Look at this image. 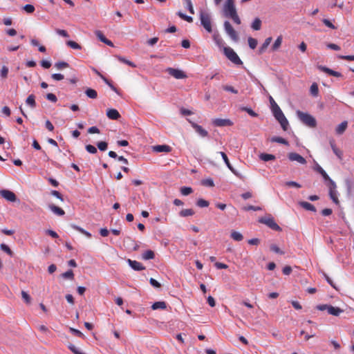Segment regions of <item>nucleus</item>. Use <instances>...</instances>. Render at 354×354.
<instances>
[{
	"label": "nucleus",
	"mask_w": 354,
	"mask_h": 354,
	"mask_svg": "<svg viewBox=\"0 0 354 354\" xmlns=\"http://www.w3.org/2000/svg\"><path fill=\"white\" fill-rule=\"evenodd\" d=\"M193 190L192 187H183L180 189V193L184 196H187L192 193Z\"/></svg>",
	"instance_id": "49"
},
{
	"label": "nucleus",
	"mask_w": 354,
	"mask_h": 354,
	"mask_svg": "<svg viewBox=\"0 0 354 354\" xmlns=\"http://www.w3.org/2000/svg\"><path fill=\"white\" fill-rule=\"evenodd\" d=\"M224 29L227 35L231 38L232 40L236 42L239 41V35L236 31L234 29L228 21L224 22Z\"/></svg>",
	"instance_id": "6"
},
{
	"label": "nucleus",
	"mask_w": 354,
	"mask_h": 354,
	"mask_svg": "<svg viewBox=\"0 0 354 354\" xmlns=\"http://www.w3.org/2000/svg\"><path fill=\"white\" fill-rule=\"evenodd\" d=\"M66 44L70 46L71 48H73V49H76V50H80L81 49V46L80 44H78L77 42L74 41H68L66 42Z\"/></svg>",
	"instance_id": "50"
},
{
	"label": "nucleus",
	"mask_w": 354,
	"mask_h": 354,
	"mask_svg": "<svg viewBox=\"0 0 354 354\" xmlns=\"http://www.w3.org/2000/svg\"><path fill=\"white\" fill-rule=\"evenodd\" d=\"M196 205L200 207H206L209 206V203L207 201L200 198L197 201Z\"/></svg>",
	"instance_id": "48"
},
{
	"label": "nucleus",
	"mask_w": 354,
	"mask_h": 354,
	"mask_svg": "<svg viewBox=\"0 0 354 354\" xmlns=\"http://www.w3.org/2000/svg\"><path fill=\"white\" fill-rule=\"evenodd\" d=\"M330 146H331V148H332V149H333V151L334 153H335V155H336V156H337L339 159H342V155H343L342 151L340 149H337V148L336 147V145H335V144L334 141H330Z\"/></svg>",
	"instance_id": "28"
},
{
	"label": "nucleus",
	"mask_w": 354,
	"mask_h": 354,
	"mask_svg": "<svg viewBox=\"0 0 354 354\" xmlns=\"http://www.w3.org/2000/svg\"><path fill=\"white\" fill-rule=\"evenodd\" d=\"M338 57L344 60L354 61V55H339Z\"/></svg>",
	"instance_id": "64"
},
{
	"label": "nucleus",
	"mask_w": 354,
	"mask_h": 354,
	"mask_svg": "<svg viewBox=\"0 0 354 354\" xmlns=\"http://www.w3.org/2000/svg\"><path fill=\"white\" fill-rule=\"evenodd\" d=\"M97 146L100 151H106L108 147V144L106 142L102 141L97 142Z\"/></svg>",
	"instance_id": "51"
},
{
	"label": "nucleus",
	"mask_w": 354,
	"mask_h": 354,
	"mask_svg": "<svg viewBox=\"0 0 354 354\" xmlns=\"http://www.w3.org/2000/svg\"><path fill=\"white\" fill-rule=\"evenodd\" d=\"M166 71L172 77L176 79H184L187 77L186 74L181 70L174 68H167Z\"/></svg>",
	"instance_id": "7"
},
{
	"label": "nucleus",
	"mask_w": 354,
	"mask_h": 354,
	"mask_svg": "<svg viewBox=\"0 0 354 354\" xmlns=\"http://www.w3.org/2000/svg\"><path fill=\"white\" fill-rule=\"evenodd\" d=\"M288 157L290 161H297L301 165H305L306 163V159L297 153H289Z\"/></svg>",
	"instance_id": "10"
},
{
	"label": "nucleus",
	"mask_w": 354,
	"mask_h": 354,
	"mask_svg": "<svg viewBox=\"0 0 354 354\" xmlns=\"http://www.w3.org/2000/svg\"><path fill=\"white\" fill-rule=\"evenodd\" d=\"M153 151L155 152L160 153V152H166L169 153L171 151V147L169 145H156L152 147Z\"/></svg>",
	"instance_id": "15"
},
{
	"label": "nucleus",
	"mask_w": 354,
	"mask_h": 354,
	"mask_svg": "<svg viewBox=\"0 0 354 354\" xmlns=\"http://www.w3.org/2000/svg\"><path fill=\"white\" fill-rule=\"evenodd\" d=\"M21 296L26 303L30 304L31 298L30 295L25 291H21Z\"/></svg>",
	"instance_id": "55"
},
{
	"label": "nucleus",
	"mask_w": 354,
	"mask_h": 354,
	"mask_svg": "<svg viewBox=\"0 0 354 354\" xmlns=\"http://www.w3.org/2000/svg\"><path fill=\"white\" fill-rule=\"evenodd\" d=\"M55 66L57 68V69L62 70L68 68L69 65L67 62H58L55 63Z\"/></svg>",
	"instance_id": "44"
},
{
	"label": "nucleus",
	"mask_w": 354,
	"mask_h": 354,
	"mask_svg": "<svg viewBox=\"0 0 354 354\" xmlns=\"http://www.w3.org/2000/svg\"><path fill=\"white\" fill-rule=\"evenodd\" d=\"M62 277L64 279H74V273L72 270H69L62 274Z\"/></svg>",
	"instance_id": "42"
},
{
	"label": "nucleus",
	"mask_w": 354,
	"mask_h": 354,
	"mask_svg": "<svg viewBox=\"0 0 354 354\" xmlns=\"http://www.w3.org/2000/svg\"><path fill=\"white\" fill-rule=\"evenodd\" d=\"M46 99L52 102H56L57 101L56 95L53 93H48L46 95Z\"/></svg>",
	"instance_id": "57"
},
{
	"label": "nucleus",
	"mask_w": 354,
	"mask_h": 354,
	"mask_svg": "<svg viewBox=\"0 0 354 354\" xmlns=\"http://www.w3.org/2000/svg\"><path fill=\"white\" fill-rule=\"evenodd\" d=\"M270 250L272 252H276V253H279V254H283V252H282L280 250V248L277 245H274V244L270 245Z\"/></svg>",
	"instance_id": "60"
},
{
	"label": "nucleus",
	"mask_w": 354,
	"mask_h": 354,
	"mask_svg": "<svg viewBox=\"0 0 354 354\" xmlns=\"http://www.w3.org/2000/svg\"><path fill=\"white\" fill-rule=\"evenodd\" d=\"M24 10L28 13H32L35 11V7L30 4H26L24 6Z\"/></svg>",
	"instance_id": "54"
},
{
	"label": "nucleus",
	"mask_w": 354,
	"mask_h": 354,
	"mask_svg": "<svg viewBox=\"0 0 354 354\" xmlns=\"http://www.w3.org/2000/svg\"><path fill=\"white\" fill-rule=\"evenodd\" d=\"M127 262L131 268L134 270L140 271L145 269V267L137 261L128 259Z\"/></svg>",
	"instance_id": "14"
},
{
	"label": "nucleus",
	"mask_w": 354,
	"mask_h": 354,
	"mask_svg": "<svg viewBox=\"0 0 354 354\" xmlns=\"http://www.w3.org/2000/svg\"><path fill=\"white\" fill-rule=\"evenodd\" d=\"M51 77L56 81H60L64 79V75L60 73H54L51 75Z\"/></svg>",
	"instance_id": "62"
},
{
	"label": "nucleus",
	"mask_w": 354,
	"mask_h": 354,
	"mask_svg": "<svg viewBox=\"0 0 354 354\" xmlns=\"http://www.w3.org/2000/svg\"><path fill=\"white\" fill-rule=\"evenodd\" d=\"M115 57H116V58H117V59H118L120 62L124 63V64H127V65H129V66H131V67H133V68H136V65L133 62H131V61H129V60L127 59L126 58H124V57H122V56H120V55H117V56H115Z\"/></svg>",
	"instance_id": "31"
},
{
	"label": "nucleus",
	"mask_w": 354,
	"mask_h": 354,
	"mask_svg": "<svg viewBox=\"0 0 354 354\" xmlns=\"http://www.w3.org/2000/svg\"><path fill=\"white\" fill-rule=\"evenodd\" d=\"M259 158L261 160H262L265 162L272 160L275 159V156L274 155L269 154V153H261L259 156Z\"/></svg>",
	"instance_id": "32"
},
{
	"label": "nucleus",
	"mask_w": 354,
	"mask_h": 354,
	"mask_svg": "<svg viewBox=\"0 0 354 354\" xmlns=\"http://www.w3.org/2000/svg\"><path fill=\"white\" fill-rule=\"evenodd\" d=\"M219 153L221 154L222 158L223 159L225 163L226 164L227 167L229 168V169L234 174H235L236 176L241 178L240 175L239 174V173L234 169V168L232 166V165L230 164V160L227 156V155L225 154V153L223 152V151H221L219 152Z\"/></svg>",
	"instance_id": "13"
},
{
	"label": "nucleus",
	"mask_w": 354,
	"mask_h": 354,
	"mask_svg": "<svg viewBox=\"0 0 354 354\" xmlns=\"http://www.w3.org/2000/svg\"><path fill=\"white\" fill-rule=\"evenodd\" d=\"M348 127V122L344 121L339 124L335 129V132L338 135H342L344 133Z\"/></svg>",
	"instance_id": "19"
},
{
	"label": "nucleus",
	"mask_w": 354,
	"mask_h": 354,
	"mask_svg": "<svg viewBox=\"0 0 354 354\" xmlns=\"http://www.w3.org/2000/svg\"><path fill=\"white\" fill-rule=\"evenodd\" d=\"M230 236L232 239L236 241H241L243 239V235L240 232L236 231H232L231 232Z\"/></svg>",
	"instance_id": "33"
},
{
	"label": "nucleus",
	"mask_w": 354,
	"mask_h": 354,
	"mask_svg": "<svg viewBox=\"0 0 354 354\" xmlns=\"http://www.w3.org/2000/svg\"><path fill=\"white\" fill-rule=\"evenodd\" d=\"M0 248L2 251L7 253L9 256H13V252L10 250V248L5 243H1L0 245Z\"/></svg>",
	"instance_id": "40"
},
{
	"label": "nucleus",
	"mask_w": 354,
	"mask_h": 354,
	"mask_svg": "<svg viewBox=\"0 0 354 354\" xmlns=\"http://www.w3.org/2000/svg\"><path fill=\"white\" fill-rule=\"evenodd\" d=\"M45 232L46 234L52 236L53 238L56 239L59 237L57 233L52 230H46Z\"/></svg>",
	"instance_id": "63"
},
{
	"label": "nucleus",
	"mask_w": 354,
	"mask_h": 354,
	"mask_svg": "<svg viewBox=\"0 0 354 354\" xmlns=\"http://www.w3.org/2000/svg\"><path fill=\"white\" fill-rule=\"evenodd\" d=\"M194 214V212L192 209H182L179 213L180 216L183 217L192 216Z\"/></svg>",
	"instance_id": "34"
},
{
	"label": "nucleus",
	"mask_w": 354,
	"mask_h": 354,
	"mask_svg": "<svg viewBox=\"0 0 354 354\" xmlns=\"http://www.w3.org/2000/svg\"><path fill=\"white\" fill-rule=\"evenodd\" d=\"M26 102L27 104H28L31 108H35L36 106V102H35V97L34 95L31 94L30 95L26 100Z\"/></svg>",
	"instance_id": "30"
},
{
	"label": "nucleus",
	"mask_w": 354,
	"mask_h": 354,
	"mask_svg": "<svg viewBox=\"0 0 354 354\" xmlns=\"http://www.w3.org/2000/svg\"><path fill=\"white\" fill-rule=\"evenodd\" d=\"M223 53L227 58L230 60L232 63L240 65L242 64L243 62L238 56V55L234 52V50L230 47H223Z\"/></svg>",
	"instance_id": "3"
},
{
	"label": "nucleus",
	"mask_w": 354,
	"mask_h": 354,
	"mask_svg": "<svg viewBox=\"0 0 354 354\" xmlns=\"http://www.w3.org/2000/svg\"><path fill=\"white\" fill-rule=\"evenodd\" d=\"M213 39H214V42L216 43V44L219 48L225 47L224 46L225 42H224L223 38L221 37V35L218 33H214L213 35Z\"/></svg>",
	"instance_id": "20"
},
{
	"label": "nucleus",
	"mask_w": 354,
	"mask_h": 354,
	"mask_svg": "<svg viewBox=\"0 0 354 354\" xmlns=\"http://www.w3.org/2000/svg\"><path fill=\"white\" fill-rule=\"evenodd\" d=\"M252 28L254 30H259L261 29V21L259 18H256L252 24Z\"/></svg>",
	"instance_id": "36"
},
{
	"label": "nucleus",
	"mask_w": 354,
	"mask_h": 354,
	"mask_svg": "<svg viewBox=\"0 0 354 354\" xmlns=\"http://www.w3.org/2000/svg\"><path fill=\"white\" fill-rule=\"evenodd\" d=\"M223 15L225 17L232 19L234 24L240 25L241 21L238 15L234 0H225L223 7Z\"/></svg>",
	"instance_id": "1"
},
{
	"label": "nucleus",
	"mask_w": 354,
	"mask_h": 354,
	"mask_svg": "<svg viewBox=\"0 0 354 354\" xmlns=\"http://www.w3.org/2000/svg\"><path fill=\"white\" fill-rule=\"evenodd\" d=\"M242 110L243 111H246L250 115L252 116V117H257L258 115L257 113H256L252 109H251L250 108H248V107H243L242 108Z\"/></svg>",
	"instance_id": "56"
},
{
	"label": "nucleus",
	"mask_w": 354,
	"mask_h": 354,
	"mask_svg": "<svg viewBox=\"0 0 354 354\" xmlns=\"http://www.w3.org/2000/svg\"><path fill=\"white\" fill-rule=\"evenodd\" d=\"M343 312V310L341 309L339 307H334L333 306H329L328 313L330 315H334V316H339L340 313Z\"/></svg>",
	"instance_id": "21"
},
{
	"label": "nucleus",
	"mask_w": 354,
	"mask_h": 354,
	"mask_svg": "<svg viewBox=\"0 0 354 354\" xmlns=\"http://www.w3.org/2000/svg\"><path fill=\"white\" fill-rule=\"evenodd\" d=\"M299 205L301 207H302L303 208H304L306 210L314 212H316L315 207L308 202L301 201V202H299Z\"/></svg>",
	"instance_id": "22"
},
{
	"label": "nucleus",
	"mask_w": 354,
	"mask_h": 354,
	"mask_svg": "<svg viewBox=\"0 0 354 354\" xmlns=\"http://www.w3.org/2000/svg\"><path fill=\"white\" fill-rule=\"evenodd\" d=\"M149 283L154 288H159L161 286L160 283L153 278L150 279Z\"/></svg>",
	"instance_id": "61"
},
{
	"label": "nucleus",
	"mask_w": 354,
	"mask_h": 354,
	"mask_svg": "<svg viewBox=\"0 0 354 354\" xmlns=\"http://www.w3.org/2000/svg\"><path fill=\"white\" fill-rule=\"evenodd\" d=\"M297 115L299 120L306 126L314 128L317 125V122L315 118L311 115L307 113H303L300 111H297Z\"/></svg>",
	"instance_id": "2"
},
{
	"label": "nucleus",
	"mask_w": 354,
	"mask_h": 354,
	"mask_svg": "<svg viewBox=\"0 0 354 354\" xmlns=\"http://www.w3.org/2000/svg\"><path fill=\"white\" fill-rule=\"evenodd\" d=\"M85 148L86 150L90 153L95 154L97 152L96 147H94L93 145H86Z\"/></svg>",
	"instance_id": "52"
},
{
	"label": "nucleus",
	"mask_w": 354,
	"mask_h": 354,
	"mask_svg": "<svg viewBox=\"0 0 354 354\" xmlns=\"http://www.w3.org/2000/svg\"><path fill=\"white\" fill-rule=\"evenodd\" d=\"M222 88L225 91L231 92V93H234V94H237L238 93V91L236 89H235L232 86H230V85H223Z\"/></svg>",
	"instance_id": "47"
},
{
	"label": "nucleus",
	"mask_w": 354,
	"mask_h": 354,
	"mask_svg": "<svg viewBox=\"0 0 354 354\" xmlns=\"http://www.w3.org/2000/svg\"><path fill=\"white\" fill-rule=\"evenodd\" d=\"M278 122L280 123L282 129L284 131H287V129L288 128V126H289V123H288V121L286 119V118L283 117V118H282L281 119L278 118Z\"/></svg>",
	"instance_id": "37"
},
{
	"label": "nucleus",
	"mask_w": 354,
	"mask_h": 354,
	"mask_svg": "<svg viewBox=\"0 0 354 354\" xmlns=\"http://www.w3.org/2000/svg\"><path fill=\"white\" fill-rule=\"evenodd\" d=\"M271 142H277V143H280V144H283V145H288V142L286 139H284L281 137H277V136L272 137L271 138Z\"/></svg>",
	"instance_id": "38"
},
{
	"label": "nucleus",
	"mask_w": 354,
	"mask_h": 354,
	"mask_svg": "<svg viewBox=\"0 0 354 354\" xmlns=\"http://www.w3.org/2000/svg\"><path fill=\"white\" fill-rule=\"evenodd\" d=\"M248 45L252 49H254L257 46V40L250 37L248 39Z\"/></svg>",
	"instance_id": "46"
},
{
	"label": "nucleus",
	"mask_w": 354,
	"mask_h": 354,
	"mask_svg": "<svg viewBox=\"0 0 354 354\" xmlns=\"http://www.w3.org/2000/svg\"><path fill=\"white\" fill-rule=\"evenodd\" d=\"M86 95L87 97L91 99H95L97 97V93L95 89L88 88L85 91Z\"/></svg>",
	"instance_id": "29"
},
{
	"label": "nucleus",
	"mask_w": 354,
	"mask_h": 354,
	"mask_svg": "<svg viewBox=\"0 0 354 354\" xmlns=\"http://www.w3.org/2000/svg\"><path fill=\"white\" fill-rule=\"evenodd\" d=\"M200 20L201 25L204 27V28L208 32H212V28L210 15L207 12L201 11L200 12Z\"/></svg>",
	"instance_id": "5"
},
{
	"label": "nucleus",
	"mask_w": 354,
	"mask_h": 354,
	"mask_svg": "<svg viewBox=\"0 0 354 354\" xmlns=\"http://www.w3.org/2000/svg\"><path fill=\"white\" fill-rule=\"evenodd\" d=\"M319 68L321 69V71H322L323 72H324L330 75L337 77H342V75L340 73H339L337 71H333L330 68H328L326 66H319Z\"/></svg>",
	"instance_id": "18"
},
{
	"label": "nucleus",
	"mask_w": 354,
	"mask_h": 354,
	"mask_svg": "<svg viewBox=\"0 0 354 354\" xmlns=\"http://www.w3.org/2000/svg\"><path fill=\"white\" fill-rule=\"evenodd\" d=\"M310 93L313 96H317L319 93V88L317 84L316 83H313L310 86Z\"/></svg>",
	"instance_id": "43"
},
{
	"label": "nucleus",
	"mask_w": 354,
	"mask_h": 354,
	"mask_svg": "<svg viewBox=\"0 0 354 354\" xmlns=\"http://www.w3.org/2000/svg\"><path fill=\"white\" fill-rule=\"evenodd\" d=\"M275 109L272 111L273 114L275 117V118L278 120V118L281 119L283 117H285L284 114L283 113L282 111L281 110L280 107L275 104L274 106Z\"/></svg>",
	"instance_id": "25"
},
{
	"label": "nucleus",
	"mask_w": 354,
	"mask_h": 354,
	"mask_svg": "<svg viewBox=\"0 0 354 354\" xmlns=\"http://www.w3.org/2000/svg\"><path fill=\"white\" fill-rule=\"evenodd\" d=\"M8 74V68L7 66H3L1 70V76L3 78H6V77H7Z\"/></svg>",
	"instance_id": "59"
},
{
	"label": "nucleus",
	"mask_w": 354,
	"mask_h": 354,
	"mask_svg": "<svg viewBox=\"0 0 354 354\" xmlns=\"http://www.w3.org/2000/svg\"><path fill=\"white\" fill-rule=\"evenodd\" d=\"M259 222L265 224L274 231L281 232L282 230L281 227L275 222L274 218L271 216L261 218Z\"/></svg>",
	"instance_id": "4"
},
{
	"label": "nucleus",
	"mask_w": 354,
	"mask_h": 354,
	"mask_svg": "<svg viewBox=\"0 0 354 354\" xmlns=\"http://www.w3.org/2000/svg\"><path fill=\"white\" fill-rule=\"evenodd\" d=\"M272 37H268L266 39L264 43L262 44L259 49V53H263L266 49L268 48V46L270 45V42L272 41Z\"/></svg>",
	"instance_id": "35"
},
{
	"label": "nucleus",
	"mask_w": 354,
	"mask_h": 354,
	"mask_svg": "<svg viewBox=\"0 0 354 354\" xmlns=\"http://www.w3.org/2000/svg\"><path fill=\"white\" fill-rule=\"evenodd\" d=\"M178 16L183 20L187 21V22H192L193 18L192 17L187 16L183 14L182 12L179 11L177 13Z\"/></svg>",
	"instance_id": "45"
},
{
	"label": "nucleus",
	"mask_w": 354,
	"mask_h": 354,
	"mask_svg": "<svg viewBox=\"0 0 354 354\" xmlns=\"http://www.w3.org/2000/svg\"><path fill=\"white\" fill-rule=\"evenodd\" d=\"M167 308V304L165 301H156L153 304L151 308L153 310L162 309L165 310Z\"/></svg>",
	"instance_id": "24"
},
{
	"label": "nucleus",
	"mask_w": 354,
	"mask_h": 354,
	"mask_svg": "<svg viewBox=\"0 0 354 354\" xmlns=\"http://www.w3.org/2000/svg\"><path fill=\"white\" fill-rule=\"evenodd\" d=\"M154 257H155V254H154L153 251H152L151 250H148L145 251L142 254V258L144 260L153 259H154Z\"/></svg>",
	"instance_id": "27"
},
{
	"label": "nucleus",
	"mask_w": 354,
	"mask_h": 354,
	"mask_svg": "<svg viewBox=\"0 0 354 354\" xmlns=\"http://www.w3.org/2000/svg\"><path fill=\"white\" fill-rule=\"evenodd\" d=\"M329 187V196L331 200L336 204L339 205V201L337 197V192L336 191V184L334 181H331L330 184L328 185Z\"/></svg>",
	"instance_id": "8"
},
{
	"label": "nucleus",
	"mask_w": 354,
	"mask_h": 354,
	"mask_svg": "<svg viewBox=\"0 0 354 354\" xmlns=\"http://www.w3.org/2000/svg\"><path fill=\"white\" fill-rule=\"evenodd\" d=\"M275 109L272 111L273 114L275 117V118L278 120V118L281 119L283 117H285L284 114L283 113L282 111L281 110L280 107L275 104L274 106Z\"/></svg>",
	"instance_id": "26"
},
{
	"label": "nucleus",
	"mask_w": 354,
	"mask_h": 354,
	"mask_svg": "<svg viewBox=\"0 0 354 354\" xmlns=\"http://www.w3.org/2000/svg\"><path fill=\"white\" fill-rule=\"evenodd\" d=\"M212 124L216 127L232 126L233 122L230 119L216 118L213 120Z\"/></svg>",
	"instance_id": "11"
},
{
	"label": "nucleus",
	"mask_w": 354,
	"mask_h": 354,
	"mask_svg": "<svg viewBox=\"0 0 354 354\" xmlns=\"http://www.w3.org/2000/svg\"><path fill=\"white\" fill-rule=\"evenodd\" d=\"M106 115L111 120H118L120 118V114L115 109H108L106 111Z\"/></svg>",
	"instance_id": "16"
},
{
	"label": "nucleus",
	"mask_w": 354,
	"mask_h": 354,
	"mask_svg": "<svg viewBox=\"0 0 354 354\" xmlns=\"http://www.w3.org/2000/svg\"><path fill=\"white\" fill-rule=\"evenodd\" d=\"M95 34L96 35V37L102 41V42H106V37L105 36L103 35V33L100 31V30H96L95 32Z\"/></svg>",
	"instance_id": "53"
},
{
	"label": "nucleus",
	"mask_w": 354,
	"mask_h": 354,
	"mask_svg": "<svg viewBox=\"0 0 354 354\" xmlns=\"http://www.w3.org/2000/svg\"><path fill=\"white\" fill-rule=\"evenodd\" d=\"M282 36L281 35H279L277 39L275 40L274 44L272 45V50H277L280 46L281 45V42H282Z\"/></svg>",
	"instance_id": "41"
},
{
	"label": "nucleus",
	"mask_w": 354,
	"mask_h": 354,
	"mask_svg": "<svg viewBox=\"0 0 354 354\" xmlns=\"http://www.w3.org/2000/svg\"><path fill=\"white\" fill-rule=\"evenodd\" d=\"M322 22L324 24L325 26L327 27L331 28V29H336V27L331 23V21L327 19H324L322 20Z\"/></svg>",
	"instance_id": "58"
},
{
	"label": "nucleus",
	"mask_w": 354,
	"mask_h": 354,
	"mask_svg": "<svg viewBox=\"0 0 354 354\" xmlns=\"http://www.w3.org/2000/svg\"><path fill=\"white\" fill-rule=\"evenodd\" d=\"M192 127L194 129V130L196 131V132L201 137L203 138H205V137H207L208 136V132L207 131H206L205 129L203 128L202 126L194 122H192V121H189Z\"/></svg>",
	"instance_id": "12"
},
{
	"label": "nucleus",
	"mask_w": 354,
	"mask_h": 354,
	"mask_svg": "<svg viewBox=\"0 0 354 354\" xmlns=\"http://www.w3.org/2000/svg\"><path fill=\"white\" fill-rule=\"evenodd\" d=\"M183 1H184V3L185 5V7L189 10V12L191 14L194 15V7H193V4H192V0H183Z\"/></svg>",
	"instance_id": "39"
},
{
	"label": "nucleus",
	"mask_w": 354,
	"mask_h": 354,
	"mask_svg": "<svg viewBox=\"0 0 354 354\" xmlns=\"http://www.w3.org/2000/svg\"><path fill=\"white\" fill-rule=\"evenodd\" d=\"M0 196L10 202H15L17 201V196L15 194L8 189L1 190Z\"/></svg>",
	"instance_id": "9"
},
{
	"label": "nucleus",
	"mask_w": 354,
	"mask_h": 354,
	"mask_svg": "<svg viewBox=\"0 0 354 354\" xmlns=\"http://www.w3.org/2000/svg\"><path fill=\"white\" fill-rule=\"evenodd\" d=\"M48 207L54 214L58 216H63L65 214V212L62 208L55 205H50Z\"/></svg>",
	"instance_id": "23"
},
{
	"label": "nucleus",
	"mask_w": 354,
	"mask_h": 354,
	"mask_svg": "<svg viewBox=\"0 0 354 354\" xmlns=\"http://www.w3.org/2000/svg\"><path fill=\"white\" fill-rule=\"evenodd\" d=\"M315 171H317L318 173H319L323 178L326 180V181H328L329 183V184H330V182L331 181H333L330 177L329 176L326 174V172L323 169V168L319 165H317L315 168Z\"/></svg>",
	"instance_id": "17"
}]
</instances>
